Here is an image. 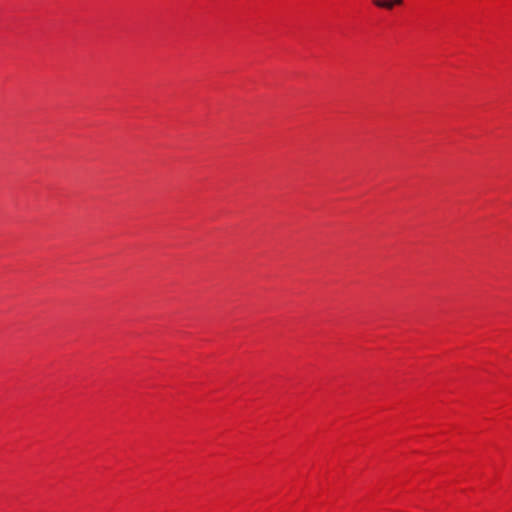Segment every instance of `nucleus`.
I'll return each instance as SVG.
<instances>
[{
	"label": "nucleus",
	"mask_w": 512,
	"mask_h": 512,
	"mask_svg": "<svg viewBox=\"0 0 512 512\" xmlns=\"http://www.w3.org/2000/svg\"><path fill=\"white\" fill-rule=\"evenodd\" d=\"M373 4L382 9L392 10L395 5H402L403 0H372Z\"/></svg>",
	"instance_id": "nucleus-1"
}]
</instances>
